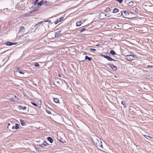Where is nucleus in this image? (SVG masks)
I'll use <instances>...</instances> for the list:
<instances>
[{
  "mask_svg": "<svg viewBox=\"0 0 153 153\" xmlns=\"http://www.w3.org/2000/svg\"><path fill=\"white\" fill-rule=\"evenodd\" d=\"M130 14H133L135 15V13H133L132 12L129 13L128 11H123L121 12V15L123 16V17L127 18L128 16Z\"/></svg>",
  "mask_w": 153,
  "mask_h": 153,
  "instance_id": "nucleus-1",
  "label": "nucleus"
},
{
  "mask_svg": "<svg viewBox=\"0 0 153 153\" xmlns=\"http://www.w3.org/2000/svg\"><path fill=\"white\" fill-rule=\"evenodd\" d=\"M126 59L129 61H132L135 59L134 56L132 55H127L125 56Z\"/></svg>",
  "mask_w": 153,
  "mask_h": 153,
  "instance_id": "nucleus-2",
  "label": "nucleus"
},
{
  "mask_svg": "<svg viewBox=\"0 0 153 153\" xmlns=\"http://www.w3.org/2000/svg\"><path fill=\"white\" fill-rule=\"evenodd\" d=\"M97 142H96V146H99L100 147H102V142L101 141H100L98 139L97 140Z\"/></svg>",
  "mask_w": 153,
  "mask_h": 153,
  "instance_id": "nucleus-3",
  "label": "nucleus"
},
{
  "mask_svg": "<svg viewBox=\"0 0 153 153\" xmlns=\"http://www.w3.org/2000/svg\"><path fill=\"white\" fill-rule=\"evenodd\" d=\"M48 144L45 141H44L43 143H41L39 144V146H40L44 147L48 145Z\"/></svg>",
  "mask_w": 153,
  "mask_h": 153,
  "instance_id": "nucleus-4",
  "label": "nucleus"
},
{
  "mask_svg": "<svg viewBox=\"0 0 153 153\" xmlns=\"http://www.w3.org/2000/svg\"><path fill=\"white\" fill-rule=\"evenodd\" d=\"M17 44L16 42L13 43L10 42H7L5 43L6 45L7 46H11L13 45H16Z\"/></svg>",
  "mask_w": 153,
  "mask_h": 153,
  "instance_id": "nucleus-5",
  "label": "nucleus"
},
{
  "mask_svg": "<svg viewBox=\"0 0 153 153\" xmlns=\"http://www.w3.org/2000/svg\"><path fill=\"white\" fill-rule=\"evenodd\" d=\"M109 67L111 68L113 70H116L117 69V67L114 65L112 64H111L109 65Z\"/></svg>",
  "mask_w": 153,
  "mask_h": 153,
  "instance_id": "nucleus-6",
  "label": "nucleus"
},
{
  "mask_svg": "<svg viewBox=\"0 0 153 153\" xmlns=\"http://www.w3.org/2000/svg\"><path fill=\"white\" fill-rule=\"evenodd\" d=\"M61 31H59L57 32L56 33H55V36L57 37V36H60L61 34Z\"/></svg>",
  "mask_w": 153,
  "mask_h": 153,
  "instance_id": "nucleus-7",
  "label": "nucleus"
},
{
  "mask_svg": "<svg viewBox=\"0 0 153 153\" xmlns=\"http://www.w3.org/2000/svg\"><path fill=\"white\" fill-rule=\"evenodd\" d=\"M103 15H104L105 16H106L107 17H109L110 16L108 14H106L105 15L104 13H101L100 14V16H103Z\"/></svg>",
  "mask_w": 153,
  "mask_h": 153,
  "instance_id": "nucleus-8",
  "label": "nucleus"
},
{
  "mask_svg": "<svg viewBox=\"0 0 153 153\" xmlns=\"http://www.w3.org/2000/svg\"><path fill=\"white\" fill-rule=\"evenodd\" d=\"M127 5H128L129 6H133L134 5V3L133 2L131 1L129 2L127 4Z\"/></svg>",
  "mask_w": 153,
  "mask_h": 153,
  "instance_id": "nucleus-9",
  "label": "nucleus"
},
{
  "mask_svg": "<svg viewBox=\"0 0 153 153\" xmlns=\"http://www.w3.org/2000/svg\"><path fill=\"white\" fill-rule=\"evenodd\" d=\"M20 123L23 126H25L26 125V124L25 121L23 120H21Z\"/></svg>",
  "mask_w": 153,
  "mask_h": 153,
  "instance_id": "nucleus-10",
  "label": "nucleus"
},
{
  "mask_svg": "<svg viewBox=\"0 0 153 153\" xmlns=\"http://www.w3.org/2000/svg\"><path fill=\"white\" fill-rule=\"evenodd\" d=\"M53 100L54 102L56 103H59V100L58 98H53Z\"/></svg>",
  "mask_w": 153,
  "mask_h": 153,
  "instance_id": "nucleus-11",
  "label": "nucleus"
},
{
  "mask_svg": "<svg viewBox=\"0 0 153 153\" xmlns=\"http://www.w3.org/2000/svg\"><path fill=\"white\" fill-rule=\"evenodd\" d=\"M25 30V27H24L22 26L20 28V30L19 32H24Z\"/></svg>",
  "mask_w": 153,
  "mask_h": 153,
  "instance_id": "nucleus-12",
  "label": "nucleus"
},
{
  "mask_svg": "<svg viewBox=\"0 0 153 153\" xmlns=\"http://www.w3.org/2000/svg\"><path fill=\"white\" fill-rule=\"evenodd\" d=\"M48 140V141H49V142L51 143H52L53 142V140L50 137H48L47 138Z\"/></svg>",
  "mask_w": 153,
  "mask_h": 153,
  "instance_id": "nucleus-13",
  "label": "nucleus"
},
{
  "mask_svg": "<svg viewBox=\"0 0 153 153\" xmlns=\"http://www.w3.org/2000/svg\"><path fill=\"white\" fill-rule=\"evenodd\" d=\"M110 53L113 55H115L116 54L115 52L113 50H111L110 51Z\"/></svg>",
  "mask_w": 153,
  "mask_h": 153,
  "instance_id": "nucleus-14",
  "label": "nucleus"
},
{
  "mask_svg": "<svg viewBox=\"0 0 153 153\" xmlns=\"http://www.w3.org/2000/svg\"><path fill=\"white\" fill-rule=\"evenodd\" d=\"M18 107L19 108V109H23L25 110V109H26V107L25 106H24L22 107V106L21 105H19L18 106Z\"/></svg>",
  "mask_w": 153,
  "mask_h": 153,
  "instance_id": "nucleus-15",
  "label": "nucleus"
},
{
  "mask_svg": "<svg viewBox=\"0 0 153 153\" xmlns=\"http://www.w3.org/2000/svg\"><path fill=\"white\" fill-rule=\"evenodd\" d=\"M43 3V2L42 1H40L38 3L37 6L38 7H39L41 6L42 4Z\"/></svg>",
  "mask_w": 153,
  "mask_h": 153,
  "instance_id": "nucleus-16",
  "label": "nucleus"
},
{
  "mask_svg": "<svg viewBox=\"0 0 153 153\" xmlns=\"http://www.w3.org/2000/svg\"><path fill=\"white\" fill-rule=\"evenodd\" d=\"M107 59L109 61H115L114 59H113L112 58L108 56V57L107 58Z\"/></svg>",
  "mask_w": 153,
  "mask_h": 153,
  "instance_id": "nucleus-17",
  "label": "nucleus"
},
{
  "mask_svg": "<svg viewBox=\"0 0 153 153\" xmlns=\"http://www.w3.org/2000/svg\"><path fill=\"white\" fill-rule=\"evenodd\" d=\"M15 129H19V125L18 124H15Z\"/></svg>",
  "mask_w": 153,
  "mask_h": 153,
  "instance_id": "nucleus-18",
  "label": "nucleus"
},
{
  "mask_svg": "<svg viewBox=\"0 0 153 153\" xmlns=\"http://www.w3.org/2000/svg\"><path fill=\"white\" fill-rule=\"evenodd\" d=\"M118 11H119V10L117 8H114L113 9V13H117V12H118Z\"/></svg>",
  "mask_w": 153,
  "mask_h": 153,
  "instance_id": "nucleus-19",
  "label": "nucleus"
},
{
  "mask_svg": "<svg viewBox=\"0 0 153 153\" xmlns=\"http://www.w3.org/2000/svg\"><path fill=\"white\" fill-rule=\"evenodd\" d=\"M85 59H88L89 61H91L92 60V58L86 56L85 57Z\"/></svg>",
  "mask_w": 153,
  "mask_h": 153,
  "instance_id": "nucleus-20",
  "label": "nucleus"
},
{
  "mask_svg": "<svg viewBox=\"0 0 153 153\" xmlns=\"http://www.w3.org/2000/svg\"><path fill=\"white\" fill-rule=\"evenodd\" d=\"M81 23L80 21L77 22L76 23V25L77 26H79L81 25Z\"/></svg>",
  "mask_w": 153,
  "mask_h": 153,
  "instance_id": "nucleus-21",
  "label": "nucleus"
},
{
  "mask_svg": "<svg viewBox=\"0 0 153 153\" xmlns=\"http://www.w3.org/2000/svg\"><path fill=\"white\" fill-rule=\"evenodd\" d=\"M121 104L123 105V106L124 107L126 108V105H125V103L124 101H122L121 102Z\"/></svg>",
  "mask_w": 153,
  "mask_h": 153,
  "instance_id": "nucleus-22",
  "label": "nucleus"
},
{
  "mask_svg": "<svg viewBox=\"0 0 153 153\" xmlns=\"http://www.w3.org/2000/svg\"><path fill=\"white\" fill-rule=\"evenodd\" d=\"M64 18L63 17H60L59 19V22H61L62 21L63 19Z\"/></svg>",
  "mask_w": 153,
  "mask_h": 153,
  "instance_id": "nucleus-23",
  "label": "nucleus"
},
{
  "mask_svg": "<svg viewBox=\"0 0 153 153\" xmlns=\"http://www.w3.org/2000/svg\"><path fill=\"white\" fill-rule=\"evenodd\" d=\"M86 21V19H84L81 20L80 21L81 22V23H82L84 22L85 21Z\"/></svg>",
  "mask_w": 153,
  "mask_h": 153,
  "instance_id": "nucleus-24",
  "label": "nucleus"
},
{
  "mask_svg": "<svg viewBox=\"0 0 153 153\" xmlns=\"http://www.w3.org/2000/svg\"><path fill=\"white\" fill-rule=\"evenodd\" d=\"M110 10V9L109 7H107L105 10V11H108Z\"/></svg>",
  "mask_w": 153,
  "mask_h": 153,
  "instance_id": "nucleus-25",
  "label": "nucleus"
},
{
  "mask_svg": "<svg viewBox=\"0 0 153 153\" xmlns=\"http://www.w3.org/2000/svg\"><path fill=\"white\" fill-rule=\"evenodd\" d=\"M35 66L36 67H38L39 66V64L38 63H36L35 64Z\"/></svg>",
  "mask_w": 153,
  "mask_h": 153,
  "instance_id": "nucleus-26",
  "label": "nucleus"
},
{
  "mask_svg": "<svg viewBox=\"0 0 153 153\" xmlns=\"http://www.w3.org/2000/svg\"><path fill=\"white\" fill-rule=\"evenodd\" d=\"M123 1V0H117L116 1L119 2L120 3H122Z\"/></svg>",
  "mask_w": 153,
  "mask_h": 153,
  "instance_id": "nucleus-27",
  "label": "nucleus"
},
{
  "mask_svg": "<svg viewBox=\"0 0 153 153\" xmlns=\"http://www.w3.org/2000/svg\"><path fill=\"white\" fill-rule=\"evenodd\" d=\"M101 56H102V57H104V58H105L106 59H107V58L108 57V56H105V55H103V54H102V55H101Z\"/></svg>",
  "mask_w": 153,
  "mask_h": 153,
  "instance_id": "nucleus-28",
  "label": "nucleus"
},
{
  "mask_svg": "<svg viewBox=\"0 0 153 153\" xmlns=\"http://www.w3.org/2000/svg\"><path fill=\"white\" fill-rule=\"evenodd\" d=\"M39 0H36L35 2L34 3V5H36V4L38 3V2Z\"/></svg>",
  "mask_w": 153,
  "mask_h": 153,
  "instance_id": "nucleus-29",
  "label": "nucleus"
},
{
  "mask_svg": "<svg viewBox=\"0 0 153 153\" xmlns=\"http://www.w3.org/2000/svg\"><path fill=\"white\" fill-rule=\"evenodd\" d=\"M134 11L136 13H137L138 12V10L137 9V8H135V9H134Z\"/></svg>",
  "mask_w": 153,
  "mask_h": 153,
  "instance_id": "nucleus-30",
  "label": "nucleus"
},
{
  "mask_svg": "<svg viewBox=\"0 0 153 153\" xmlns=\"http://www.w3.org/2000/svg\"><path fill=\"white\" fill-rule=\"evenodd\" d=\"M31 103L32 104H33V105L35 106H37V105L33 102H31Z\"/></svg>",
  "mask_w": 153,
  "mask_h": 153,
  "instance_id": "nucleus-31",
  "label": "nucleus"
},
{
  "mask_svg": "<svg viewBox=\"0 0 153 153\" xmlns=\"http://www.w3.org/2000/svg\"><path fill=\"white\" fill-rule=\"evenodd\" d=\"M43 22V21H42V22H39L37 24H36V25H40L41 24H42V23Z\"/></svg>",
  "mask_w": 153,
  "mask_h": 153,
  "instance_id": "nucleus-32",
  "label": "nucleus"
},
{
  "mask_svg": "<svg viewBox=\"0 0 153 153\" xmlns=\"http://www.w3.org/2000/svg\"><path fill=\"white\" fill-rule=\"evenodd\" d=\"M10 100H13V101H16V99H14L13 98H10Z\"/></svg>",
  "mask_w": 153,
  "mask_h": 153,
  "instance_id": "nucleus-33",
  "label": "nucleus"
},
{
  "mask_svg": "<svg viewBox=\"0 0 153 153\" xmlns=\"http://www.w3.org/2000/svg\"><path fill=\"white\" fill-rule=\"evenodd\" d=\"M90 50L91 51H96V49H94V48H91V49H90Z\"/></svg>",
  "mask_w": 153,
  "mask_h": 153,
  "instance_id": "nucleus-34",
  "label": "nucleus"
},
{
  "mask_svg": "<svg viewBox=\"0 0 153 153\" xmlns=\"http://www.w3.org/2000/svg\"><path fill=\"white\" fill-rule=\"evenodd\" d=\"M59 20H56V21H55V22H54V23L56 24H58L59 22H59Z\"/></svg>",
  "mask_w": 153,
  "mask_h": 153,
  "instance_id": "nucleus-35",
  "label": "nucleus"
},
{
  "mask_svg": "<svg viewBox=\"0 0 153 153\" xmlns=\"http://www.w3.org/2000/svg\"><path fill=\"white\" fill-rule=\"evenodd\" d=\"M85 28H83V29H82V30H80V32H83L84 31H85Z\"/></svg>",
  "mask_w": 153,
  "mask_h": 153,
  "instance_id": "nucleus-36",
  "label": "nucleus"
},
{
  "mask_svg": "<svg viewBox=\"0 0 153 153\" xmlns=\"http://www.w3.org/2000/svg\"><path fill=\"white\" fill-rule=\"evenodd\" d=\"M48 2L47 1H45V4L46 5H50V4H48L47 3Z\"/></svg>",
  "mask_w": 153,
  "mask_h": 153,
  "instance_id": "nucleus-37",
  "label": "nucleus"
},
{
  "mask_svg": "<svg viewBox=\"0 0 153 153\" xmlns=\"http://www.w3.org/2000/svg\"><path fill=\"white\" fill-rule=\"evenodd\" d=\"M14 97H15V98L14 99H16V100H18V99L17 98V96L16 95L15 96H14Z\"/></svg>",
  "mask_w": 153,
  "mask_h": 153,
  "instance_id": "nucleus-38",
  "label": "nucleus"
},
{
  "mask_svg": "<svg viewBox=\"0 0 153 153\" xmlns=\"http://www.w3.org/2000/svg\"><path fill=\"white\" fill-rule=\"evenodd\" d=\"M19 73L21 74H24L23 72L22 71H19Z\"/></svg>",
  "mask_w": 153,
  "mask_h": 153,
  "instance_id": "nucleus-39",
  "label": "nucleus"
},
{
  "mask_svg": "<svg viewBox=\"0 0 153 153\" xmlns=\"http://www.w3.org/2000/svg\"><path fill=\"white\" fill-rule=\"evenodd\" d=\"M148 67L149 68H152L153 66L152 65H148Z\"/></svg>",
  "mask_w": 153,
  "mask_h": 153,
  "instance_id": "nucleus-40",
  "label": "nucleus"
},
{
  "mask_svg": "<svg viewBox=\"0 0 153 153\" xmlns=\"http://www.w3.org/2000/svg\"><path fill=\"white\" fill-rule=\"evenodd\" d=\"M15 126H13L12 127V129H15Z\"/></svg>",
  "mask_w": 153,
  "mask_h": 153,
  "instance_id": "nucleus-41",
  "label": "nucleus"
},
{
  "mask_svg": "<svg viewBox=\"0 0 153 153\" xmlns=\"http://www.w3.org/2000/svg\"><path fill=\"white\" fill-rule=\"evenodd\" d=\"M49 114H50L51 113V111H48L47 112Z\"/></svg>",
  "mask_w": 153,
  "mask_h": 153,
  "instance_id": "nucleus-42",
  "label": "nucleus"
},
{
  "mask_svg": "<svg viewBox=\"0 0 153 153\" xmlns=\"http://www.w3.org/2000/svg\"><path fill=\"white\" fill-rule=\"evenodd\" d=\"M19 69V68H18L16 69V71H18V70Z\"/></svg>",
  "mask_w": 153,
  "mask_h": 153,
  "instance_id": "nucleus-43",
  "label": "nucleus"
},
{
  "mask_svg": "<svg viewBox=\"0 0 153 153\" xmlns=\"http://www.w3.org/2000/svg\"><path fill=\"white\" fill-rule=\"evenodd\" d=\"M100 45V44H98L96 45V46H99Z\"/></svg>",
  "mask_w": 153,
  "mask_h": 153,
  "instance_id": "nucleus-44",
  "label": "nucleus"
},
{
  "mask_svg": "<svg viewBox=\"0 0 153 153\" xmlns=\"http://www.w3.org/2000/svg\"><path fill=\"white\" fill-rule=\"evenodd\" d=\"M58 76L59 77H61V75L60 74H59L58 75Z\"/></svg>",
  "mask_w": 153,
  "mask_h": 153,
  "instance_id": "nucleus-45",
  "label": "nucleus"
},
{
  "mask_svg": "<svg viewBox=\"0 0 153 153\" xmlns=\"http://www.w3.org/2000/svg\"><path fill=\"white\" fill-rule=\"evenodd\" d=\"M8 126H9L10 125V124L9 123H8Z\"/></svg>",
  "mask_w": 153,
  "mask_h": 153,
  "instance_id": "nucleus-46",
  "label": "nucleus"
},
{
  "mask_svg": "<svg viewBox=\"0 0 153 153\" xmlns=\"http://www.w3.org/2000/svg\"><path fill=\"white\" fill-rule=\"evenodd\" d=\"M44 22H48V20H47V21H45Z\"/></svg>",
  "mask_w": 153,
  "mask_h": 153,
  "instance_id": "nucleus-47",
  "label": "nucleus"
},
{
  "mask_svg": "<svg viewBox=\"0 0 153 153\" xmlns=\"http://www.w3.org/2000/svg\"><path fill=\"white\" fill-rule=\"evenodd\" d=\"M57 83H59V81H57Z\"/></svg>",
  "mask_w": 153,
  "mask_h": 153,
  "instance_id": "nucleus-48",
  "label": "nucleus"
},
{
  "mask_svg": "<svg viewBox=\"0 0 153 153\" xmlns=\"http://www.w3.org/2000/svg\"><path fill=\"white\" fill-rule=\"evenodd\" d=\"M114 77H117V76H114Z\"/></svg>",
  "mask_w": 153,
  "mask_h": 153,
  "instance_id": "nucleus-49",
  "label": "nucleus"
},
{
  "mask_svg": "<svg viewBox=\"0 0 153 153\" xmlns=\"http://www.w3.org/2000/svg\"><path fill=\"white\" fill-rule=\"evenodd\" d=\"M144 136H145V137L146 138V135H144Z\"/></svg>",
  "mask_w": 153,
  "mask_h": 153,
  "instance_id": "nucleus-50",
  "label": "nucleus"
},
{
  "mask_svg": "<svg viewBox=\"0 0 153 153\" xmlns=\"http://www.w3.org/2000/svg\"><path fill=\"white\" fill-rule=\"evenodd\" d=\"M152 97H153V96H152Z\"/></svg>",
  "mask_w": 153,
  "mask_h": 153,
  "instance_id": "nucleus-51",
  "label": "nucleus"
}]
</instances>
